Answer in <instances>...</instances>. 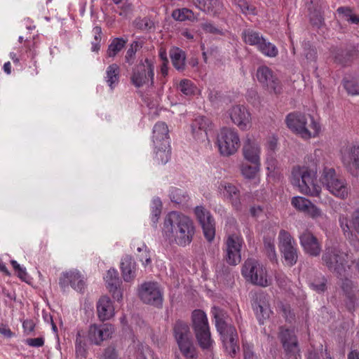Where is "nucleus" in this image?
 I'll list each match as a JSON object with an SVG mask.
<instances>
[{"mask_svg": "<svg viewBox=\"0 0 359 359\" xmlns=\"http://www.w3.org/2000/svg\"><path fill=\"white\" fill-rule=\"evenodd\" d=\"M135 27L143 31H148L152 29L154 26V22L149 18H143L136 19L135 21Z\"/></svg>", "mask_w": 359, "mask_h": 359, "instance_id": "3c124183", "label": "nucleus"}, {"mask_svg": "<svg viewBox=\"0 0 359 359\" xmlns=\"http://www.w3.org/2000/svg\"><path fill=\"white\" fill-rule=\"evenodd\" d=\"M177 88L185 96H192L195 95L197 90L194 83L189 79H182L177 86Z\"/></svg>", "mask_w": 359, "mask_h": 359, "instance_id": "ea45409f", "label": "nucleus"}, {"mask_svg": "<svg viewBox=\"0 0 359 359\" xmlns=\"http://www.w3.org/2000/svg\"><path fill=\"white\" fill-rule=\"evenodd\" d=\"M170 56L172 65L179 71L183 70L185 67V53L178 48L170 50Z\"/></svg>", "mask_w": 359, "mask_h": 359, "instance_id": "c9c22d12", "label": "nucleus"}, {"mask_svg": "<svg viewBox=\"0 0 359 359\" xmlns=\"http://www.w3.org/2000/svg\"><path fill=\"white\" fill-rule=\"evenodd\" d=\"M196 8L200 11L212 15L220 12L222 4L220 0H191Z\"/></svg>", "mask_w": 359, "mask_h": 359, "instance_id": "c756f323", "label": "nucleus"}, {"mask_svg": "<svg viewBox=\"0 0 359 359\" xmlns=\"http://www.w3.org/2000/svg\"><path fill=\"white\" fill-rule=\"evenodd\" d=\"M94 41H92V50L97 51L100 49V43L102 39V29L100 26L93 28Z\"/></svg>", "mask_w": 359, "mask_h": 359, "instance_id": "603ef678", "label": "nucleus"}, {"mask_svg": "<svg viewBox=\"0 0 359 359\" xmlns=\"http://www.w3.org/2000/svg\"><path fill=\"white\" fill-rule=\"evenodd\" d=\"M106 283L108 285L109 291H112L113 288L118 285L119 278L116 270L112 269L107 271L104 277Z\"/></svg>", "mask_w": 359, "mask_h": 359, "instance_id": "a18cd8bd", "label": "nucleus"}, {"mask_svg": "<svg viewBox=\"0 0 359 359\" xmlns=\"http://www.w3.org/2000/svg\"><path fill=\"white\" fill-rule=\"evenodd\" d=\"M127 43V40L122 38H115L112 40L111 43L108 46L107 51V56L109 57H114L119 53L121 49L125 46Z\"/></svg>", "mask_w": 359, "mask_h": 359, "instance_id": "a19ab883", "label": "nucleus"}, {"mask_svg": "<svg viewBox=\"0 0 359 359\" xmlns=\"http://www.w3.org/2000/svg\"><path fill=\"white\" fill-rule=\"evenodd\" d=\"M210 126L208 118L199 116L194 119L191 124V132L194 137L201 142L208 140V131Z\"/></svg>", "mask_w": 359, "mask_h": 359, "instance_id": "bb28decb", "label": "nucleus"}, {"mask_svg": "<svg viewBox=\"0 0 359 359\" xmlns=\"http://www.w3.org/2000/svg\"><path fill=\"white\" fill-rule=\"evenodd\" d=\"M195 215L201 224L205 237L212 241L215 235V220L210 211L203 206H197L194 210Z\"/></svg>", "mask_w": 359, "mask_h": 359, "instance_id": "f3484780", "label": "nucleus"}, {"mask_svg": "<svg viewBox=\"0 0 359 359\" xmlns=\"http://www.w3.org/2000/svg\"><path fill=\"white\" fill-rule=\"evenodd\" d=\"M343 83L348 94L359 95V77L345 78Z\"/></svg>", "mask_w": 359, "mask_h": 359, "instance_id": "79ce46f5", "label": "nucleus"}, {"mask_svg": "<svg viewBox=\"0 0 359 359\" xmlns=\"http://www.w3.org/2000/svg\"><path fill=\"white\" fill-rule=\"evenodd\" d=\"M241 273L247 281L253 285L266 287L272 284L266 268L255 259L250 258L245 261Z\"/></svg>", "mask_w": 359, "mask_h": 359, "instance_id": "423d86ee", "label": "nucleus"}, {"mask_svg": "<svg viewBox=\"0 0 359 359\" xmlns=\"http://www.w3.org/2000/svg\"><path fill=\"white\" fill-rule=\"evenodd\" d=\"M120 79V67L116 64H111L106 69L105 81L113 90L118 85Z\"/></svg>", "mask_w": 359, "mask_h": 359, "instance_id": "473e14b6", "label": "nucleus"}, {"mask_svg": "<svg viewBox=\"0 0 359 359\" xmlns=\"http://www.w3.org/2000/svg\"><path fill=\"white\" fill-rule=\"evenodd\" d=\"M217 191L222 197L231 203L235 210H242L241 193L235 185L226 181H221L218 183Z\"/></svg>", "mask_w": 359, "mask_h": 359, "instance_id": "dca6fc26", "label": "nucleus"}, {"mask_svg": "<svg viewBox=\"0 0 359 359\" xmlns=\"http://www.w3.org/2000/svg\"><path fill=\"white\" fill-rule=\"evenodd\" d=\"M322 262L329 271L344 277L353 263L348 252L339 245L326 246L322 255Z\"/></svg>", "mask_w": 359, "mask_h": 359, "instance_id": "7ed1b4c3", "label": "nucleus"}, {"mask_svg": "<svg viewBox=\"0 0 359 359\" xmlns=\"http://www.w3.org/2000/svg\"><path fill=\"white\" fill-rule=\"evenodd\" d=\"M162 203L159 198H155L152 201L151 205V219L154 223H156L161 213Z\"/></svg>", "mask_w": 359, "mask_h": 359, "instance_id": "09e8293b", "label": "nucleus"}, {"mask_svg": "<svg viewBox=\"0 0 359 359\" xmlns=\"http://www.w3.org/2000/svg\"><path fill=\"white\" fill-rule=\"evenodd\" d=\"M253 308L259 323L263 324L264 320L269 318L271 313L268 296L264 294L259 295L255 302Z\"/></svg>", "mask_w": 359, "mask_h": 359, "instance_id": "c85d7f7f", "label": "nucleus"}, {"mask_svg": "<svg viewBox=\"0 0 359 359\" xmlns=\"http://www.w3.org/2000/svg\"><path fill=\"white\" fill-rule=\"evenodd\" d=\"M13 269L15 270V271L18 272V277L22 280H25L27 273L26 272L25 268L22 267L16 261L12 260L11 262Z\"/></svg>", "mask_w": 359, "mask_h": 359, "instance_id": "13d9d810", "label": "nucleus"}, {"mask_svg": "<svg viewBox=\"0 0 359 359\" xmlns=\"http://www.w3.org/2000/svg\"><path fill=\"white\" fill-rule=\"evenodd\" d=\"M115 332L110 323L91 324L86 333V338L91 345L100 346L102 342L112 338Z\"/></svg>", "mask_w": 359, "mask_h": 359, "instance_id": "ddd939ff", "label": "nucleus"}, {"mask_svg": "<svg viewBox=\"0 0 359 359\" xmlns=\"http://www.w3.org/2000/svg\"><path fill=\"white\" fill-rule=\"evenodd\" d=\"M97 317L100 321L111 319L114 316V307L110 298L102 297L97 304Z\"/></svg>", "mask_w": 359, "mask_h": 359, "instance_id": "cd10ccee", "label": "nucleus"}, {"mask_svg": "<svg viewBox=\"0 0 359 359\" xmlns=\"http://www.w3.org/2000/svg\"><path fill=\"white\" fill-rule=\"evenodd\" d=\"M156 158L158 163L165 164L170 156V143L166 147H164L162 144L158 146H154Z\"/></svg>", "mask_w": 359, "mask_h": 359, "instance_id": "58836bf2", "label": "nucleus"}, {"mask_svg": "<svg viewBox=\"0 0 359 359\" xmlns=\"http://www.w3.org/2000/svg\"><path fill=\"white\" fill-rule=\"evenodd\" d=\"M300 245L304 251L312 257H318L321 252V245L318 238L309 231H305L299 236Z\"/></svg>", "mask_w": 359, "mask_h": 359, "instance_id": "b1692460", "label": "nucleus"}, {"mask_svg": "<svg viewBox=\"0 0 359 359\" xmlns=\"http://www.w3.org/2000/svg\"><path fill=\"white\" fill-rule=\"evenodd\" d=\"M173 334L182 355L187 359L197 357L189 325L182 320L177 321L173 327Z\"/></svg>", "mask_w": 359, "mask_h": 359, "instance_id": "0eeeda50", "label": "nucleus"}, {"mask_svg": "<svg viewBox=\"0 0 359 359\" xmlns=\"http://www.w3.org/2000/svg\"><path fill=\"white\" fill-rule=\"evenodd\" d=\"M278 238L279 250L285 264L288 266H294L298 259V249L295 240L288 231L283 229L280 231Z\"/></svg>", "mask_w": 359, "mask_h": 359, "instance_id": "9b49d317", "label": "nucleus"}, {"mask_svg": "<svg viewBox=\"0 0 359 359\" xmlns=\"http://www.w3.org/2000/svg\"><path fill=\"white\" fill-rule=\"evenodd\" d=\"M140 299L145 304L160 306L163 302V293L156 282H145L138 290Z\"/></svg>", "mask_w": 359, "mask_h": 359, "instance_id": "4468645a", "label": "nucleus"}, {"mask_svg": "<svg viewBox=\"0 0 359 359\" xmlns=\"http://www.w3.org/2000/svg\"><path fill=\"white\" fill-rule=\"evenodd\" d=\"M121 269L122 277L126 282L133 280L136 276V263L131 256L126 255L121 260Z\"/></svg>", "mask_w": 359, "mask_h": 359, "instance_id": "2f4dec72", "label": "nucleus"}, {"mask_svg": "<svg viewBox=\"0 0 359 359\" xmlns=\"http://www.w3.org/2000/svg\"><path fill=\"white\" fill-rule=\"evenodd\" d=\"M244 158L251 163L259 164L260 163V145L255 140L247 138L243 147Z\"/></svg>", "mask_w": 359, "mask_h": 359, "instance_id": "393cba45", "label": "nucleus"}, {"mask_svg": "<svg viewBox=\"0 0 359 359\" xmlns=\"http://www.w3.org/2000/svg\"><path fill=\"white\" fill-rule=\"evenodd\" d=\"M198 15L199 14H195L191 9L187 8L175 10L172 14V18L178 21H198Z\"/></svg>", "mask_w": 359, "mask_h": 359, "instance_id": "e433bc0d", "label": "nucleus"}, {"mask_svg": "<svg viewBox=\"0 0 359 359\" xmlns=\"http://www.w3.org/2000/svg\"><path fill=\"white\" fill-rule=\"evenodd\" d=\"M311 202L302 196H294L292 198V205L298 210L305 212Z\"/></svg>", "mask_w": 359, "mask_h": 359, "instance_id": "49530a36", "label": "nucleus"}, {"mask_svg": "<svg viewBox=\"0 0 359 359\" xmlns=\"http://www.w3.org/2000/svg\"><path fill=\"white\" fill-rule=\"evenodd\" d=\"M275 278L280 287L286 289L289 285L290 280L284 273H276L275 274Z\"/></svg>", "mask_w": 359, "mask_h": 359, "instance_id": "4d7b16f0", "label": "nucleus"}, {"mask_svg": "<svg viewBox=\"0 0 359 359\" xmlns=\"http://www.w3.org/2000/svg\"><path fill=\"white\" fill-rule=\"evenodd\" d=\"M201 26L203 30L206 33L212 34H218L221 33V31L210 22L203 23Z\"/></svg>", "mask_w": 359, "mask_h": 359, "instance_id": "052dcab7", "label": "nucleus"}, {"mask_svg": "<svg viewBox=\"0 0 359 359\" xmlns=\"http://www.w3.org/2000/svg\"><path fill=\"white\" fill-rule=\"evenodd\" d=\"M153 142L154 146L163 144L166 147L169 142L168 128L163 122H158L153 129Z\"/></svg>", "mask_w": 359, "mask_h": 359, "instance_id": "7c9ffc66", "label": "nucleus"}, {"mask_svg": "<svg viewBox=\"0 0 359 359\" xmlns=\"http://www.w3.org/2000/svg\"><path fill=\"white\" fill-rule=\"evenodd\" d=\"M118 355L116 349L112 346H109L104 349L101 359H117Z\"/></svg>", "mask_w": 359, "mask_h": 359, "instance_id": "680f3d73", "label": "nucleus"}, {"mask_svg": "<svg viewBox=\"0 0 359 359\" xmlns=\"http://www.w3.org/2000/svg\"><path fill=\"white\" fill-rule=\"evenodd\" d=\"M195 215L201 224L205 237L212 241L215 235V220L210 211L203 206H197L194 210Z\"/></svg>", "mask_w": 359, "mask_h": 359, "instance_id": "a211bd4d", "label": "nucleus"}, {"mask_svg": "<svg viewBox=\"0 0 359 359\" xmlns=\"http://www.w3.org/2000/svg\"><path fill=\"white\" fill-rule=\"evenodd\" d=\"M252 165L247 163H243L241 166V173L244 177L247 179H253L259 170L261 163H252Z\"/></svg>", "mask_w": 359, "mask_h": 359, "instance_id": "c03bdc74", "label": "nucleus"}, {"mask_svg": "<svg viewBox=\"0 0 359 359\" xmlns=\"http://www.w3.org/2000/svg\"><path fill=\"white\" fill-rule=\"evenodd\" d=\"M217 144L220 154L229 156L235 154L240 147V138L233 129L224 128L217 135Z\"/></svg>", "mask_w": 359, "mask_h": 359, "instance_id": "f8f14e48", "label": "nucleus"}, {"mask_svg": "<svg viewBox=\"0 0 359 359\" xmlns=\"http://www.w3.org/2000/svg\"><path fill=\"white\" fill-rule=\"evenodd\" d=\"M341 161L351 175H359V146L347 147L341 151Z\"/></svg>", "mask_w": 359, "mask_h": 359, "instance_id": "412c9836", "label": "nucleus"}, {"mask_svg": "<svg viewBox=\"0 0 359 359\" xmlns=\"http://www.w3.org/2000/svg\"><path fill=\"white\" fill-rule=\"evenodd\" d=\"M25 344L32 347H41L44 344L43 337L29 338L25 340Z\"/></svg>", "mask_w": 359, "mask_h": 359, "instance_id": "e2e57ef3", "label": "nucleus"}, {"mask_svg": "<svg viewBox=\"0 0 359 359\" xmlns=\"http://www.w3.org/2000/svg\"><path fill=\"white\" fill-rule=\"evenodd\" d=\"M332 54L334 62L344 66L348 64L352 57L350 52L341 49H334Z\"/></svg>", "mask_w": 359, "mask_h": 359, "instance_id": "37998d69", "label": "nucleus"}, {"mask_svg": "<svg viewBox=\"0 0 359 359\" xmlns=\"http://www.w3.org/2000/svg\"><path fill=\"white\" fill-rule=\"evenodd\" d=\"M285 123L287 128L304 140H309L318 136L320 125L309 114L292 112L287 115Z\"/></svg>", "mask_w": 359, "mask_h": 359, "instance_id": "f03ea898", "label": "nucleus"}, {"mask_svg": "<svg viewBox=\"0 0 359 359\" xmlns=\"http://www.w3.org/2000/svg\"><path fill=\"white\" fill-rule=\"evenodd\" d=\"M257 50L264 55L269 57H275L278 53L276 46L265 38L263 39L259 46H258Z\"/></svg>", "mask_w": 359, "mask_h": 359, "instance_id": "4c0bfd02", "label": "nucleus"}, {"mask_svg": "<svg viewBox=\"0 0 359 359\" xmlns=\"http://www.w3.org/2000/svg\"><path fill=\"white\" fill-rule=\"evenodd\" d=\"M154 80V65L146 58L133 69L130 77L131 83L137 88L153 86Z\"/></svg>", "mask_w": 359, "mask_h": 359, "instance_id": "9d476101", "label": "nucleus"}, {"mask_svg": "<svg viewBox=\"0 0 359 359\" xmlns=\"http://www.w3.org/2000/svg\"><path fill=\"white\" fill-rule=\"evenodd\" d=\"M244 359H259V357L254 353L252 348L249 345H243Z\"/></svg>", "mask_w": 359, "mask_h": 359, "instance_id": "0e129e2a", "label": "nucleus"}, {"mask_svg": "<svg viewBox=\"0 0 359 359\" xmlns=\"http://www.w3.org/2000/svg\"><path fill=\"white\" fill-rule=\"evenodd\" d=\"M337 11L338 13L342 14L346 19L349 18L353 14L351 9L348 7H339Z\"/></svg>", "mask_w": 359, "mask_h": 359, "instance_id": "338daca9", "label": "nucleus"}, {"mask_svg": "<svg viewBox=\"0 0 359 359\" xmlns=\"http://www.w3.org/2000/svg\"><path fill=\"white\" fill-rule=\"evenodd\" d=\"M291 182L297 186L302 194L318 197L321 187L317 183L316 171L306 166H296L292 170Z\"/></svg>", "mask_w": 359, "mask_h": 359, "instance_id": "39448f33", "label": "nucleus"}, {"mask_svg": "<svg viewBox=\"0 0 359 359\" xmlns=\"http://www.w3.org/2000/svg\"><path fill=\"white\" fill-rule=\"evenodd\" d=\"M22 327L25 332L29 334L34 330V323L31 320H26L23 322Z\"/></svg>", "mask_w": 359, "mask_h": 359, "instance_id": "69168bd1", "label": "nucleus"}, {"mask_svg": "<svg viewBox=\"0 0 359 359\" xmlns=\"http://www.w3.org/2000/svg\"><path fill=\"white\" fill-rule=\"evenodd\" d=\"M60 286L65 290L69 285L75 290L81 292L85 286V282L80 272L77 270H72L62 273Z\"/></svg>", "mask_w": 359, "mask_h": 359, "instance_id": "4be33fe9", "label": "nucleus"}, {"mask_svg": "<svg viewBox=\"0 0 359 359\" xmlns=\"http://www.w3.org/2000/svg\"><path fill=\"white\" fill-rule=\"evenodd\" d=\"M243 241L241 236L233 233L225 241V259L231 266L238 264L241 261V248Z\"/></svg>", "mask_w": 359, "mask_h": 359, "instance_id": "2eb2a0df", "label": "nucleus"}, {"mask_svg": "<svg viewBox=\"0 0 359 359\" xmlns=\"http://www.w3.org/2000/svg\"><path fill=\"white\" fill-rule=\"evenodd\" d=\"M256 76L257 81L264 88H266L268 90L275 93H280L281 86L280 81L269 67L265 65L258 67Z\"/></svg>", "mask_w": 359, "mask_h": 359, "instance_id": "aec40b11", "label": "nucleus"}, {"mask_svg": "<svg viewBox=\"0 0 359 359\" xmlns=\"http://www.w3.org/2000/svg\"><path fill=\"white\" fill-rule=\"evenodd\" d=\"M86 332L83 330H79L75 341V350L76 357L79 359H83L86 357Z\"/></svg>", "mask_w": 359, "mask_h": 359, "instance_id": "f704fd0d", "label": "nucleus"}, {"mask_svg": "<svg viewBox=\"0 0 359 359\" xmlns=\"http://www.w3.org/2000/svg\"><path fill=\"white\" fill-rule=\"evenodd\" d=\"M321 182L330 194L339 198L344 199L348 196L350 189L346 180L339 177L334 168L323 170Z\"/></svg>", "mask_w": 359, "mask_h": 359, "instance_id": "1a4fd4ad", "label": "nucleus"}, {"mask_svg": "<svg viewBox=\"0 0 359 359\" xmlns=\"http://www.w3.org/2000/svg\"><path fill=\"white\" fill-rule=\"evenodd\" d=\"M192 326L199 346L203 349H209L213 341L210 337L206 314L201 310L197 309L192 312Z\"/></svg>", "mask_w": 359, "mask_h": 359, "instance_id": "6e6552de", "label": "nucleus"}, {"mask_svg": "<svg viewBox=\"0 0 359 359\" xmlns=\"http://www.w3.org/2000/svg\"><path fill=\"white\" fill-rule=\"evenodd\" d=\"M137 250L139 252L138 254H141L142 252L145 254V263H144V266H147L149 265L151 262V260L150 252H149L147 245L145 244L142 243L140 246H138L137 248Z\"/></svg>", "mask_w": 359, "mask_h": 359, "instance_id": "bf43d9fd", "label": "nucleus"}, {"mask_svg": "<svg viewBox=\"0 0 359 359\" xmlns=\"http://www.w3.org/2000/svg\"><path fill=\"white\" fill-rule=\"evenodd\" d=\"M341 289L346 297L345 303L349 311H353L358 304L357 299V288L350 279L345 278L342 280Z\"/></svg>", "mask_w": 359, "mask_h": 359, "instance_id": "a878e982", "label": "nucleus"}, {"mask_svg": "<svg viewBox=\"0 0 359 359\" xmlns=\"http://www.w3.org/2000/svg\"><path fill=\"white\" fill-rule=\"evenodd\" d=\"M212 313L215 320V326L219 332L224 346L228 353L233 357L239 350L237 344L238 334L235 327L226 322V313L219 307H213Z\"/></svg>", "mask_w": 359, "mask_h": 359, "instance_id": "20e7f679", "label": "nucleus"}, {"mask_svg": "<svg viewBox=\"0 0 359 359\" xmlns=\"http://www.w3.org/2000/svg\"><path fill=\"white\" fill-rule=\"evenodd\" d=\"M305 213L308 214L312 219H315L323 217H326V215L323 213L322 210L313 203H310Z\"/></svg>", "mask_w": 359, "mask_h": 359, "instance_id": "5fc2aeb1", "label": "nucleus"}, {"mask_svg": "<svg viewBox=\"0 0 359 359\" xmlns=\"http://www.w3.org/2000/svg\"><path fill=\"white\" fill-rule=\"evenodd\" d=\"M232 122L242 130L250 126V114L243 105L233 106L228 111Z\"/></svg>", "mask_w": 359, "mask_h": 359, "instance_id": "5701e85b", "label": "nucleus"}, {"mask_svg": "<svg viewBox=\"0 0 359 359\" xmlns=\"http://www.w3.org/2000/svg\"><path fill=\"white\" fill-rule=\"evenodd\" d=\"M139 47V43L137 41H133L128 50H127L125 56L126 62L129 65H132L134 62L135 55Z\"/></svg>", "mask_w": 359, "mask_h": 359, "instance_id": "864d4df0", "label": "nucleus"}, {"mask_svg": "<svg viewBox=\"0 0 359 359\" xmlns=\"http://www.w3.org/2000/svg\"><path fill=\"white\" fill-rule=\"evenodd\" d=\"M264 250L268 258L271 262L277 261V254L273 243L269 239L264 241Z\"/></svg>", "mask_w": 359, "mask_h": 359, "instance_id": "8fccbe9b", "label": "nucleus"}, {"mask_svg": "<svg viewBox=\"0 0 359 359\" xmlns=\"http://www.w3.org/2000/svg\"><path fill=\"white\" fill-rule=\"evenodd\" d=\"M169 196L171 201L177 204L182 203L186 201L187 198L184 192L182 189L177 188H172Z\"/></svg>", "mask_w": 359, "mask_h": 359, "instance_id": "de8ad7c7", "label": "nucleus"}, {"mask_svg": "<svg viewBox=\"0 0 359 359\" xmlns=\"http://www.w3.org/2000/svg\"><path fill=\"white\" fill-rule=\"evenodd\" d=\"M0 333L6 337L11 338L13 336V332L6 325L1 324Z\"/></svg>", "mask_w": 359, "mask_h": 359, "instance_id": "774afa93", "label": "nucleus"}, {"mask_svg": "<svg viewBox=\"0 0 359 359\" xmlns=\"http://www.w3.org/2000/svg\"><path fill=\"white\" fill-rule=\"evenodd\" d=\"M278 338L287 355L293 359L300 357L298 341L294 330L280 327Z\"/></svg>", "mask_w": 359, "mask_h": 359, "instance_id": "6ab92c4d", "label": "nucleus"}, {"mask_svg": "<svg viewBox=\"0 0 359 359\" xmlns=\"http://www.w3.org/2000/svg\"><path fill=\"white\" fill-rule=\"evenodd\" d=\"M195 232L193 220L182 213L172 211L164 219L162 234L171 244L186 247L192 242Z\"/></svg>", "mask_w": 359, "mask_h": 359, "instance_id": "f257e3e1", "label": "nucleus"}, {"mask_svg": "<svg viewBox=\"0 0 359 359\" xmlns=\"http://www.w3.org/2000/svg\"><path fill=\"white\" fill-rule=\"evenodd\" d=\"M242 38L246 44L255 46L257 49L264 39L262 34L250 29L244 30L243 32Z\"/></svg>", "mask_w": 359, "mask_h": 359, "instance_id": "72a5a7b5", "label": "nucleus"}, {"mask_svg": "<svg viewBox=\"0 0 359 359\" xmlns=\"http://www.w3.org/2000/svg\"><path fill=\"white\" fill-rule=\"evenodd\" d=\"M327 280L324 276H320L318 280H315L310 283L311 287L318 292H323L326 290Z\"/></svg>", "mask_w": 359, "mask_h": 359, "instance_id": "6e6d98bb", "label": "nucleus"}]
</instances>
